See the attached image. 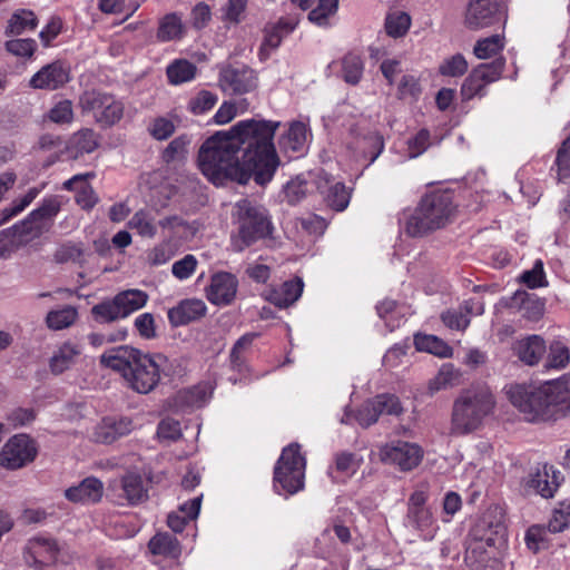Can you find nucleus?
<instances>
[{"mask_svg":"<svg viewBox=\"0 0 570 570\" xmlns=\"http://www.w3.org/2000/svg\"><path fill=\"white\" fill-rule=\"evenodd\" d=\"M570 361V350L560 341H553L548 351L544 367L562 370Z\"/></svg>","mask_w":570,"mask_h":570,"instance_id":"49530a36","label":"nucleus"},{"mask_svg":"<svg viewBox=\"0 0 570 570\" xmlns=\"http://www.w3.org/2000/svg\"><path fill=\"white\" fill-rule=\"evenodd\" d=\"M556 166L559 181L570 178V136L562 141L558 149Z\"/></svg>","mask_w":570,"mask_h":570,"instance_id":"4d7b16f0","label":"nucleus"},{"mask_svg":"<svg viewBox=\"0 0 570 570\" xmlns=\"http://www.w3.org/2000/svg\"><path fill=\"white\" fill-rule=\"evenodd\" d=\"M411 26V17L406 12L396 11L386 17L385 29L389 36L403 37Z\"/></svg>","mask_w":570,"mask_h":570,"instance_id":"8fccbe9b","label":"nucleus"},{"mask_svg":"<svg viewBox=\"0 0 570 570\" xmlns=\"http://www.w3.org/2000/svg\"><path fill=\"white\" fill-rule=\"evenodd\" d=\"M518 279L521 284L532 289L548 286L543 262L541 259H537L532 268L523 271Z\"/></svg>","mask_w":570,"mask_h":570,"instance_id":"de8ad7c7","label":"nucleus"},{"mask_svg":"<svg viewBox=\"0 0 570 570\" xmlns=\"http://www.w3.org/2000/svg\"><path fill=\"white\" fill-rule=\"evenodd\" d=\"M128 226L141 237L153 238L157 234L156 216L150 210L140 209L136 212L129 219Z\"/></svg>","mask_w":570,"mask_h":570,"instance_id":"e433bc0d","label":"nucleus"},{"mask_svg":"<svg viewBox=\"0 0 570 570\" xmlns=\"http://www.w3.org/2000/svg\"><path fill=\"white\" fill-rule=\"evenodd\" d=\"M95 177L94 173L86 175H73V198L82 209H91L98 202V197L87 179Z\"/></svg>","mask_w":570,"mask_h":570,"instance_id":"72a5a7b5","label":"nucleus"},{"mask_svg":"<svg viewBox=\"0 0 570 570\" xmlns=\"http://www.w3.org/2000/svg\"><path fill=\"white\" fill-rule=\"evenodd\" d=\"M505 65V59L500 57L492 62L480 63L465 78L461 95L464 100H470L476 96L482 97L485 94V87L500 79Z\"/></svg>","mask_w":570,"mask_h":570,"instance_id":"f8f14e48","label":"nucleus"},{"mask_svg":"<svg viewBox=\"0 0 570 570\" xmlns=\"http://www.w3.org/2000/svg\"><path fill=\"white\" fill-rule=\"evenodd\" d=\"M208 397L209 394L207 387L203 385L193 386L178 393L180 402L190 407L203 406L207 402Z\"/></svg>","mask_w":570,"mask_h":570,"instance_id":"6e6d98bb","label":"nucleus"},{"mask_svg":"<svg viewBox=\"0 0 570 570\" xmlns=\"http://www.w3.org/2000/svg\"><path fill=\"white\" fill-rule=\"evenodd\" d=\"M148 301L149 295L145 291L130 288L119 292L111 299L95 305L91 312L98 322L111 323L127 318L144 308Z\"/></svg>","mask_w":570,"mask_h":570,"instance_id":"6e6552de","label":"nucleus"},{"mask_svg":"<svg viewBox=\"0 0 570 570\" xmlns=\"http://www.w3.org/2000/svg\"><path fill=\"white\" fill-rule=\"evenodd\" d=\"M481 540H484L485 546L493 552L500 551L507 544V528L498 522L495 524L488 525L487 529L479 532Z\"/></svg>","mask_w":570,"mask_h":570,"instance_id":"37998d69","label":"nucleus"},{"mask_svg":"<svg viewBox=\"0 0 570 570\" xmlns=\"http://www.w3.org/2000/svg\"><path fill=\"white\" fill-rule=\"evenodd\" d=\"M458 206L453 193L435 189L426 193L406 217L404 229L412 237H422L453 223Z\"/></svg>","mask_w":570,"mask_h":570,"instance_id":"20e7f679","label":"nucleus"},{"mask_svg":"<svg viewBox=\"0 0 570 570\" xmlns=\"http://www.w3.org/2000/svg\"><path fill=\"white\" fill-rule=\"evenodd\" d=\"M383 147V139L377 132H370L364 137L357 138L354 142L357 157L366 160V166L371 165L380 156Z\"/></svg>","mask_w":570,"mask_h":570,"instance_id":"473e14b6","label":"nucleus"},{"mask_svg":"<svg viewBox=\"0 0 570 570\" xmlns=\"http://www.w3.org/2000/svg\"><path fill=\"white\" fill-rule=\"evenodd\" d=\"M500 0H471L465 12V26L479 30L492 26L500 20Z\"/></svg>","mask_w":570,"mask_h":570,"instance_id":"dca6fc26","label":"nucleus"},{"mask_svg":"<svg viewBox=\"0 0 570 570\" xmlns=\"http://www.w3.org/2000/svg\"><path fill=\"white\" fill-rule=\"evenodd\" d=\"M402 412L403 407L397 396L381 394L365 402L354 419L360 425L367 428L374 424L381 414L400 415Z\"/></svg>","mask_w":570,"mask_h":570,"instance_id":"2eb2a0df","label":"nucleus"},{"mask_svg":"<svg viewBox=\"0 0 570 570\" xmlns=\"http://www.w3.org/2000/svg\"><path fill=\"white\" fill-rule=\"evenodd\" d=\"M495 557V552L489 549L484 540L479 537V529L473 532V538L466 548L465 559L473 560L474 562L483 563L488 559Z\"/></svg>","mask_w":570,"mask_h":570,"instance_id":"09e8293b","label":"nucleus"},{"mask_svg":"<svg viewBox=\"0 0 570 570\" xmlns=\"http://www.w3.org/2000/svg\"><path fill=\"white\" fill-rule=\"evenodd\" d=\"M237 288L238 281L233 274L219 272L212 276L206 297L214 305L226 306L234 301Z\"/></svg>","mask_w":570,"mask_h":570,"instance_id":"6ab92c4d","label":"nucleus"},{"mask_svg":"<svg viewBox=\"0 0 570 570\" xmlns=\"http://www.w3.org/2000/svg\"><path fill=\"white\" fill-rule=\"evenodd\" d=\"M417 351L433 354L438 357H451L453 350L448 343L435 335L417 334L414 336Z\"/></svg>","mask_w":570,"mask_h":570,"instance_id":"f704fd0d","label":"nucleus"},{"mask_svg":"<svg viewBox=\"0 0 570 570\" xmlns=\"http://www.w3.org/2000/svg\"><path fill=\"white\" fill-rule=\"evenodd\" d=\"M207 306L198 298H187L179 302L167 312L171 326L178 327L195 322L206 315Z\"/></svg>","mask_w":570,"mask_h":570,"instance_id":"393cba45","label":"nucleus"},{"mask_svg":"<svg viewBox=\"0 0 570 570\" xmlns=\"http://www.w3.org/2000/svg\"><path fill=\"white\" fill-rule=\"evenodd\" d=\"M69 81V68L60 61L42 67L30 79V86L36 89L55 90Z\"/></svg>","mask_w":570,"mask_h":570,"instance_id":"b1692460","label":"nucleus"},{"mask_svg":"<svg viewBox=\"0 0 570 570\" xmlns=\"http://www.w3.org/2000/svg\"><path fill=\"white\" fill-rule=\"evenodd\" d=\"M505 393L529 422L557 421L570 416L569 376L547 381L538 387L510 385Z\"/></svg>","mask_w":570,"mask_h":570,"instance_id":"7ed1b4c3","label":"nucleus"},{"mask_svg":"<svg viewBox=\"0 0 570 570\" xmlns=\"http://www.w3.org/2000/svg\"><path fill=\"white\" fill-rule=\"evenodd\" d=\"M219 85L227 94L243 95L257 87V76L253 69L246 66L229 67L220 72Z\"/></svg>","mask_w":570,"mask_h":570,"instance_id":"f3484780","label":"nucleus"},{"mask_svg":"<svg viewBox=\"0 0 570 570\" xmlns=\"http://www.w3.org/2000/svg\"><path fill=\"white\" fill-rule=\"evenodd\" d=\"M338 8V0H318L316 8L308 12V20L320 27L330 24Z\"/></svg>","mask_w":570,"mask_h":570,"instance_id":"c03bdc74","label":"nucleus"},{"mask_svg":"<svg viewBox=\"0 0 570 570\" xmlns=\"http://www.w3.org/2000/svg\"><path fill=\"white\" fill-rule=\"evenodd\" d=\"M190 144V139L188 136L183 135L169 142V145L164 150V159L169 163L175 159L181 158L187 153V147Z\"/></svg>","mask_w":570,"mask_h":570,"instance_id":"338daca9","label":"nucleus"},{"mask_svg":"<svg viewBox=\"0 0 570 570\" xmlns=\"http://www.w3.org/2000/svg\"><path fill=\"white\" fill-rule=\"evenodd\" d=\"M104 487L96 478L85 479L78 487H73V501L95 503L102 497Z\"/></svg>","mask_w":570,"mask_h":570,"instance_id":"ea45409f","label":"nucleus"},{"mask_svg":"<svg viewBox=\"0 0 570 570\" xmlns=\"http://www.w3.org/2000/svg\"><path fill=\"white\" fill-rule=\"evenodd\" d=\"M218 97L216 94L202 90L195 97L190 98L188 109L194 115H203L213 109L217 104Z\"/></svg>","mask_w":570,"mask_h":570,"instance_id":"864d4df0","label":"nucleus"},{"mask_svg":"<svg viewBox=\"0 0 570 570\" xmlns=\"http://www.w3.org/2000/svg\"><path fill=\"white\" fill-rule=\"evenodd\" d=\"M59 210L60 202L58 197L45 199L40 207L32 210L19 225L13 226L20 243L27 245L46 233L51 226L52 218Z\"/></svg>","mask_w":570,"mask_h":570,"instance_id":"9d476101","label":"nucleus"},{"mask_svg":"<svg viewBox=\"0 0 570 570\" xmlns=\"http://www.w3.org/2000/svg\"><path fill=\"white\" fill-rule=\"evenodd\" d=\"M468 61L461 53H456L443 60L439 66V72L445 77H460L468 70Z\"/></svg>","mask_w":570,"mask_h":570,"instance_id":"5fc2aeb1","label":"nucleus"},{"mask_svg":"<svg viewBox=\"0 0 570 570\" xmlns=\"http://www.w3.org/2000/svg\"><path fill=\"white\" fill-rule=\"evenodd\" d=\"M258 334L256 333H246L236 341L229 353V361L233 370L243 372L246 368L245 353L252 346Z\"/></svg>","mask_w":570,"mask_h":570,"instance_id":"a19ab883","label":"nucleus"},{"mask_svg":"<svg viewBox=\"0 0 570 570\" xmlns=\"http://www.w3.org/2000/svg\"><path fill=\"white\" fill-rule=\"evenodd\" d=\"M197 265V258L191 254H187L173 264L171 273L177 279L185 281L195 273Z\"/></svg>","mask_w":570,"mask_h":570,"instance_id":"0e129e2a","label":"nucleus"},{"mask_svg":"<svg viewBox=\"0 0 570 570\" xmlns=\"http://www.w3.org/2000/svg\"><path fill=\"white\" fill-rule=\"evenodd\" d=\"M315 185L326 204L337 212L344 210L350 203L351 194L341 181H334L326 173L316 175Z\"/></svg>","mask_w":570,"mask_h":570,"instance_id":"412c9836","label":"nucleus"},{"mask_svg":"<svg viewBox=\"0 0 570 570\" xmlns=\"http://www.w3.org/2000/svg\"><path fill=\"white\" fill-rule=\"evenodd\" d=\"M563 480L560 471L552 465L543 464L531 472L525 487L544 499L552 498Z\"/></svg>","mask_w":570,"mask_h":570,"instance_id":"aec40b11","label":"nucleus"},{"mask_svg":"<svg viewBox=\"0 0 570 570\" xmlns=\"http://www.w3.org/2000/svg\"><path fill=\"white\" fill-rule=\"evenodd\" d=\"M424 455L423 449L413 442L395 440L380 446V460L407 472L419 466Z\"/></svg>","mask_w":570,"mask_h":570,"instance_id":"9b49d317","label":"nucleus"},{"mask_svg":"<svg viewBox=\"0 0 570 570\" xmlns=\"http://www.w3.org/2000/svg\"><path fill=\"white\" fill-rule=\"evenodd\" d=\"M23 243H20L18 234L14 228H8L0 232V258H8L19 248H21Z\"/></svg>","mask_w":570,"mask_h":570,"instance_id":"052dcab7","label":"nucleus"},{"mask_svg":"<svg viewBox=\"0 0 570 570\" xmlns=\"http://www.w3.org/2000/svg\"><path fill=\"white\" fill-rule=\"evenodd\" d=\"M309 130L302 121H293L285 135L279 139V148L284 153L303 154L306 150Z\"/></svg>","mask_w":570,"mask_h":570,"instance_id":"cd10ccee","label":"nucleus"},{"mask_svg":"<svg viewBox=\"0 0 570 570\" xmlns=\"http://www.w3.org/2000/svg\"><path fill=\"white\" fill-rule=\"evenodd\" d=\"M202 497H196L179 507L178 512H173L167 518L168 527L175 532H181L189 521L195 520L200 510Z\"/></svg>","mask_w":570,"mask_h":570,"instance_id":"7c9ffc66","label":"nucleus"},{"mask_svg":"<svg viewBox=\"0 0 570 570\" xmlns=\"http://www.w3.org/2000/svg\"><path fill=\"white\" fill-rule=\"evenodd\" d=\"M46 324L52 331H60L71 325V307L50 311L46 316Z\"/></svg>","mask_w":570,"mask_h":570,"instance_id":"e2e57ef3","label":"nucleus"},{"mask_svg":"<svg viewBox=\"0 0 570 570\" xmlns=\"http://www.w3.org/2000/svg\"><path fill=\"white\" fill-rule=\"evenodd\" d=\"M237 230L230 236L234 252H243L257 240L267 237L272 232V223L266 208L249 199L238 200L232 214Z\"/></svg>","mask_w":570,"mask_h":570,"instance_id":"423d86ee","label":"nucleus"},{"mask_svg":"<svg viewBox=\"0 0 570 570\" xmlns=\"http://www.w3.org/2000/svg\"><path fill=\"white\" fill-rule=\"evenodd\" d=\"M71 364V345L65 343L57 353L50 358V368L52 373L60 374L69 368Z\"/></svg>","mask_w":570,"mask_h":570,"instance_id":"69168bd1","label":"nucleus"},{"mask_svg":"<svg viewBox=\"0 0 570 570\" xmlns=\"http://www.w3.org/2000/svg\"><path fill=\"white\" fill-rule=\"evenodd\" d=\"M504 39L500 35H494L479 40L474 46V55L479 59H489L498 55L504 48Z\"/></svg>","mask_w":570,"mask_h":570,"instance_id":"3c124183","label":"nucleus"},{"mask_svg":"<svg viewBox=\"0 0 570 570\" xmlns=\"http://www.w3.org/2000/svg\"><path fill=\"white\" fill-rule=\"evenodd\" d=\"M404 524L417 532L422 540L431 541L434 539L439 525L430 509L406 511Z\"/></svg>","mask_w":570,"mask_h":570,"instance_id":"bb28decb","label":"nucleus"},{"mask_svg":"<svg viewBox=\"0 0 570 570\" xmlns=\"http://www.w3.org/2000/svg\"><path fill=\"white\" fill-rule=\"evenodd\" d=\"M59 548L55 540L35 537L28 540L23 548V560L27 566L36 570H48L55 566Z\"/></svg>","mask_w":570,"mask_h":570,"instance_id":"4468645a","label":"nucleus"},{"mask_svg":"<svg viewBox=\"0 0 570 570\" xmlns=\"http://www.w3.org/2000/svg\"><path fill=\"white\" fill-rule=\"evenodd\" d=\"M148 550L154 556L178 560L181 556L179 541L168 532L156 533L148 542Z\"/></svg>","mask_w":570,"mask_h":570,"instance_id":"c85d7f7f","label":"nucleus"},{"mask_svg":"<svg viewBox=\"0 0 570 570\" xmlns=\"http://www.w3.org/2000/svg\"><path fill=\"white\" fill-rule=\"evenodd\" d=\"M134 327L144 340H154L157 337V325L154 314H139L134 321Z\"/></svg>","mask_w":570,"mask_h":570,"instance_id":"13d9d810","label":"nucleus"},{"mask_svg":"<svg viewBox=\"0 0 570 570\" xmlns=\"http://www.w3.org/2000/svg\"><path fill=\"white\" fill-rule=\"evenodd\" d=\"M570 524V507L562 505L560 509H556L548 522L547 528L552 533L562 532Z\"/></svg>","mask_w":570,"mask_h":570,"instance_id":"774afa93","label":"nucleus"},{"mask_svg":"<svg viewBox=\"0 0 570 570\" xmlns=\"http://www.w3.org/2000/svg\"><path fill=\"white\" fill-rule=\"evenodd\" d=\"M98 147V136L92 129H82L73 135V158L92 153Z\"/></svg>","mask_w":570,"mask_h":570,"instance_id":"603ef678","label":"nucleus"},{"mask_svg":"<svg viewBox=\"0 0 570 570\" xmlns=\"http://www.w3.org/2000/svg\"><path fill=\"white\" fill-rule=\"evenodd\" d=\"M550 530L541 524L531 525L525 532V544L529 550L537 553L542 549L548 548L550 541Z\"/></svg>","mask_w":570,"mask_h":570,"instance_id":"a18cd8bd","label":"nucleus"},{"mask_svg":"<svg viewBox=\"0 0 570 570\" xmlns=\"http://www.w3.org/2000/svg\"><path fill=\"white\" fill-rule=\"evenodd\" d=\"M196 71L197 68L193 62L186 59H177L168 65L166 73L170 83L180 85L191 81Z\"/></svg>","mask_w":570,"mask_h":570,"instance_id":"58836bf2","label":"nucleus"},{"mask_svg":"<svg viewBox=\"0 0 570 570\" xmlns=\"http://www.w3.org/2000/svg\"><path fill=\"white\" fill-rule=\"evenodd\" d=\"M513 302L519 304L521 316L528 321L537 322L544 314V301L533 294L518 292L513 297Z\"/></svg>","mask_w":570,"mask_h":570,"instance_id":"2f4dec72","label":"nucleus"},{"mask_svg":"<svg viewBox=\"0 0 570 570\" xmlns=\"http://www.w3.org/2000/svg\"><path fill=\"white\" fill-rule=\"evenodd\" d=\"M39 193V188L32 187L21 198L13 200L9 207L2 210V219L0 223L7 222L11 217L21 213L27 206L31 204V202L38 196Z\"/></svg>","mask_w":570,"mask_h":570,"instance_id":"680f3d73","label":"nucleus"},{"mask_svg":"<svg viewBox=\"0 0 570 570\" xmlns=\"http://www.w3.org/2000/svg\"><path fill=\"white\" fill-rule=\"evenodd\" d=\"M364 62L360 55L350 52L342 59V77L350 85H357L362 79Z\"/></svg>","mask_w":570,"mask_h":570,"instance_id":"79ce46f5","label":"nucleus"},{"mask_svg":"<svg viewBox=\"0 0 570 570\" xmlns=\"http://www.w3.org/2000/svg\"><path fill=\"white\" fill-rule=\"evenodd\" d=\"M100 363L124 379L128 389L139 394H148L157 389L161 379L170 374L169 358L161 353L142 351L121 345L106 351Z\"/></svg>","mask_w":570,"mask_h":570,"instance_id":"f03ea898","label":"nucleus"},{"mask_svg":"<svg viewBox=\"0 0 570 570\" xmlns=\"http://www.w3.org/2000/svg\"><path fill=\"white\" fill-rule=\"evenodd\" d=\"M306 460L301 454V445L292 443L283 449L274 471L275 489L294 494L304 487Z\"/></svg>","mask_w":570,"mask_h":570,"instance_id":"0eeeda50","label":"nucleus"},{"mask_svg":"<svg viewBox=\"0 0 570 570\" xmlns=\"http://www.w3.org/2000/svg\"><path fill=\"white\" fill-rule=\"evenodd\" d=\"M37 456V446L26 434H18L7 441L0 451V466L8 470L20 469Z\"/></svg>","mask_w":570,"mask_h":570,"instance_id":"ddd939ff","label":"nucleus"},{"mask_svg":"<svg viewBox=\"0 0 570 570\" xmlns=\"http://www.w3.org/2000/svg\"><path fill=\"white\" fill-rule=\"evenodd\" d=\"M278 126L250 119L215 134L199 149V169L216 186L227 179L246 184L252 177L258 185L269 183L279 165L273 144Z\"/></svg>","mask_w":570,"mask_h":570,"instance_id":"f257e3e1","label":"nucleus"},{"mask_svg":"<svg viewBox=\"0 0 570 570\" xmlns=\"http://www.w3.org/2000/svg\"><path fill=\"white\" fill-rule=\"evenodd\" d=\"M111 495L119 504H138L147 498V489L138 473H127L110 484Z\"/></svg>","mask_w":570,"mask_h":570,"instance_id":"a211bd4d","label":"nucleus"},{"mask_svg":"<svg viewBox=\"0 0 570 570\" xmlns=\"http://www.w3.org/2000/svg\"><path fill=\"white\" fill-rule=\"evenodd\" d=\"M135 429L131 419L126 416H108L94 425L90 438L99 443H112L118 438L129 434Z\"/></svg>","mask_w":570,"mask_h":570,"instance_id":"4be33fe9","label":"nucleus"},{"mask_svg":"<svg viewBox=\"0 0 570 570\" xmlns=\"http://www.w3.org/2000/svg\"><path fill=\"white\" fill-rule=\"evenodd\" d=\"M184 35L181 19L176 13H168L159 21L157 39L161 42L180 39Z\"/></svg>","mask_w":570,"mask_h":570,"instance_id":"4c0bfd02","label":"nucleus"},{"mask_svg":"<svg viewBox=\"0 0 570 570\" xmlns=\"http://www.w3.org/2000/svg\"><path fill=\"white\" fill-rule=\"evenodd\" d=\"M421 91L420 81L413 75H404L397 85V97L400 99L417 100Z\"/></svg>","mask_w":570,"mask_h":570,"instance_id":"bf43d9fd","label":"nucleus"},{"mask_svg":"<svg viewBox=\"0 0 570 570\" xmlns=\"http://www.w3.org/2000/svg\"><path fill=\"white\" fill-rule=\"evenodd\" d=\"M304 283L302 278L295 277L294 279L286 281L277 287H271L263 293V296L271 304L286 308L293 305L302 295Z\"/></svg>","mask_w":570,"mask_h":570,"instance_id":"a878e982","label":"nucleus"},{"mask_svg":"<svg viewBox=\"0 0 570 570\" xmlns=\"http://www.w3.org/2000/svg\"><path fill=\"white\" fill-rule=\"evenodd\" d=\"M461 382V371L456 368L452 363H444L438 371V373L428 382L426 389L429 395L452 389L459 385Z\"/></svg>","mask_w":570,"mask_h":570,"instance_id":"c756f323","label":"nucleus"},{"mask_svg":"<svg viewBox=\"0 0 570 570\" xmlns=\"http://www.w3.org/2000/svg\"><path fill=\"white\" fill-rule=\"evenodd\" d=\"M38 24L36 14L26 9H19L12 13L6 28V36H18L24 31L35 30Z\"/></svg>","mask_w":570,"mask_h":570,"instance_id":"c9c22d12","label":"nucleus"},{"mask_svg":"<svg viewBox=\"0 0 570 570\" xmlns=\"http://www.w3.org/2000/svg\"><path fill=\"white\" fill-rule=\"evenodd\" d=\"M494 407L495 400L489 386L478 384L462 390L453 402L450 434L462 436L478 431Z\"/></svg>","mask_w":570,"mask_h":570,"instance_id":"39448f33","label":"nucleus"},{"mask_svg":"<svg viewBox=\"0 0 570 570\" xmlns=\"http://www.w3.org/2000/svg\"><path fill=\"white\" fill-rule=\"evenodd\" d=\"M79 106L82 115L91 116L101 127H110L124 116V104L99 91H86L79 99Z\"/></svg>","mask_w":570,"mask_h":570,"instance_id":"1a4fd4ad","label":"nucleus"},{"mask_svg":"<svg viewBox=\"0 0 570 570\" xmlns=\"http://www.w3.org/2000/svg\"><path fill=\"white\" fill-rule=\"evenodd\" d=\"M512 352L524 365L534 366L547 353L546 341L537 334L527 335L513 343Z\"/></svg>","mask_w":570,"mask_h":570,"instance_id":"5701e85b","label":"nucleus"}]
</instances>
